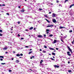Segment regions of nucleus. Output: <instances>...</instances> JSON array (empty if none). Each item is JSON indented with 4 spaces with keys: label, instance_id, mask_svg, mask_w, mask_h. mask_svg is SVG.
<instances>
[{
    "label": "nucleus",
    "instance_id": "obj_15",
    "mask_svg": "<svg viewBox=\"0 0 74 74\" xmlns=\"http://www.w3.org/2000/svg\"><path fill=\"white\" fill-rule=\"evenodd\" d=\"M45 20H46L47 21V22H48V23H49V21L47 19L45 18Z\"/></svg>",
    "mask_w": 74,
    "mask_h": 74
},
{
    "label": "nucleus",
    "instance_id": "obj_34",
    "mask_svg": "<svg viewBox=\"0 0 74 74\" xmlns=\"http://www.w3.org/2000/svg\"><path fill=\"white\" fill-rule=\"evenodd\" d=\"M40 56H42V53H41L40 54Z\"/></svg>",
    "mask_w": 74,
    "mask_h": 74
},
{
    "label": "nucleus",
    "instance_id": "obj_38",
    "mask_svg": "<svg viewBox=\"0 0 74 74\" xmlns=\"http://www.w3.org/2000/svg\"><path fill=\"white\" fill-rule=\"evenodd\" d=\"M9 14V13H6V14L7 15H9V14Z\"/></svg>",
    "mask_w": 74,
    "mask_h": 74
},
{
    "label": "nucleus",
    "instance_id": "obj_26",
    "mask_svg": "<svg viewBox=\"0 0 74 74\" xmlns=\"http://www.w3.org/2000/svg\"><path fill=\"white\" fill-rule=\"evenodd\" d=\"M68 72L69 73H71V70H69L68 71Z\"/></svg>",
    "mask_w": 74,
    "mask_h": 74
},
{
    "label": "nucleus",
    "instance_id": "obj_11",
    "mask_svg": "<svg viewBox=\"0 0 74 74\" xmlns=\"http://www.w3.org/2000/svg\"><path fill=\"white\" fill-rule=\"evenodd\" d=\"M63 28L64 29H65L66 27H60V29H63Z\"/></svg>",
    "mask_w": 74,
    "mask_h": 74
},
{
    "label": "nucleus",
    "instance_id": "obj_14",
    "mask_svg": "<svg viewBox=\"0 0 74 74\" xmlns=\"http://www.w3.org/2000/svg\"><path fill=\"white\" fill-rule=\"evenodd\" d=\"M38 36L39 38L42 37V36L41 35H38Z\"/></svg>",
    "mask_w": 74,
    "mask_h": 74
},
{
    "label": "nucleus",
    "instance_id": "obj_53",
    "mask_svg": "<svg viewBox=\"0 0 74 74\" xmlns=\"http://www.w3.org/2000/svg\"><path fill=\"white\" fill-rule=\"evenodd\" d=\"M40 51H42V49H40Z\"/></svg>",
    "mask_w": 74,
    "mask_h": 74
},
{
    "label": "nucleus",
    "instance_id": "obj_57",
    "mask_svg": "<svg viewBox=\"0 0 74 74\" xmlns=\"http://www.w3.org/2000/svg\"><path fill=\"white\" fill-rule=\"evenodd\" d=\"M32 58H35L34 56H32Z\"/></svg>",
    "mask_w": 74,
    "mask_h": 74
},
{
    "label": "nucleus",
    "instance_id": "obj_44",
    "mask_svg": "<svg viewBox=\"0 0 74 74\" xmlns=\"http://www.w3.org/2000/svg\"><path fill=\"white\" fill-rule=\"evenodd\" d=\"M44 37H46V35H45V34L44 35Z\"/></svg>",
    "mask_w": 74,
    "mask_h": 74
},
{
    "label": "nucleus",
    "instance_id": "obj_36",
    "mask_svg": "<svg viewBox=\"0 0 74 74\" xmlns=\"http://www.w3.org/2000/svg\"><path fill=\"white\" fill-rule=\"evenodd\" d=\"M9 72H11V71H11V70H9Z\"/></svg>",
    "mask_w": 74,
    "mask_h": 74
},
{
    "label": "nucleus",
    "instance_id": "obj_3",
    "mask_svg": "<svg viewBox=\"0 0 74 74\" xmlns=\"http://www.w3.org/2000/svg\"><path fill=\"white\" fill-rule=\"evenodd\" d=\"M54 67H55V68H59V66L55 65Z\"/></svg>",
    "mask_w": 74,
    "mask_h": 74
},
{
    "label": "nucleus",
    "instance_id": "obj_45",
    "mask_svg": "<svg viewBox=\"0 0 74 74\" xmlns=\"http://www.w3.org/2000/svg\"><path fill=\"white\" fill-rule=\"evenodd\" d=\"M71 5L73 7V6H74V4H73Z\"/></svg>",
    "mask_w": 74,
    "mask_h": 74
},
{
    "label": "nucleus",
    "instance_id": "obj_37",
    "mask_svg": "<svg viewBox=\"0 0 74 74\" xmlns=\"http://www.w3.org/2000/svg\"><path fill=\"white\" fill-rule=\"evenodd\" d=\"M45 17H46L47 18L48 17V16H47V15H45Z\"/></svg>",
    "mask_w": 74,
    "mask_h": 74
},
{
    "label": "nucleus",
    "instance_id": "obj_16",
    "mask_svg": "<svg viewBox=\"0 0 74 74\" xmlns=\"http://www.w3.org/2000/svg\"><path fill=\"white\" fill-rule=\"evenodd\" d=\"M21 11V12H25V10H22Z\"/></svg>",
    "mask_w": 74,
    "mask_h": 74
},
{
    "label": "nucleus",
    "instance_id": "obj_48",
    "mask_svg": "<svg viewBox=\"0 0 74 74\" xmlns=\"http://www.w3.org/2000/svg\"><path fill=\"white\" fill-rule=\"evenodd\" d=\"M56 50H58V49H58V48H56Z\"/></svg>",
    "mask_w": 74,
    "mask_h": 74
},
{
    "label": "nucleus",
    "instance_id": "obj_12",
    "mask_svg": "<svg viewBox=\"0 0 74 74\" xmlns=\"http://www.w3.org/2000/svg\"><path fill=\"white\" fill-rule=\"evenodd\" d=\"M19 62V61L18 60H16V63H18Z\"/></svg>",
    "mask_w": 74,
    "mask_h": 74
},
{
    "label": "nucleus",
    "instance_id": "obj_27",
    "mask_svg": "<svg viewBox=\"0 0 74 74\" xmlns=\"http://www.w3.org/2000/svg\"><path fill=\"white\" fill-rule=\"evenodd\" d=\"M49 29H46V32H49Z\"/></svg>",
    "mask_w": 74,
    "mask_h": 74
},
{
    "label": "nucleus",
    "instance_id": "obj_21",
    "mask_svg": "<svg viewBox=\"0 0 74 74\" xmlns=\"http://www.w3.org/2000/svg\"><path fill=\"white\" fill-rule=\"evenodd\" d=\"M0 58H4V57L3 56H0Z\"/></svg>",
    "mask_w": 74,
    "mask_h": 74
},
{
    "label": "nucleus",
    "instance_id": "obj_28",
    "mask_svg": "<svg viewBox=\"0 0 74 74\" xmlns=\"http://www.w3.org/2000/svg\"><path fill=\"white\" fill-rule=\"evenodd\" d=\"M42 52H43V53H45V52H46V51L44 50H43Z\"/></svg>",
    "mask_w": 74,
    "mask_h": 74
},
{
    "label": "nucleus",
    "instance_id": "obj_13",
    "mask_svg": "<svg viewBox=\"0 0 74 74\" xmlns=\"http://www.w3.org/2000/svg\"><path fill=\"white\" fill-rule=\"evenodd\" d=\"M42 62H43V60H41V61H40V64H42Z\"/></svg>",
    "mask_w": 74,
    "mask_h": 74
},
{
    "label": "nucleus",
    "instance_id": "obj_46",
    "mask_svg": "<svg viewBox=\"0 0 74 74\" xmlns=\"http://www.w3.org/2000/svg\"><path fill=\"white\" fill-rule=\"evenodd\" d=\"M21 40H23V38H21Z\"/></svg>",
    "mask_w": 74,
    "mask_h": 74
},
{
    "label": "nucleus",
    "instance_id": "obj_49",
    "mask_svg": "<svg viewBox=\"0 0 74 74\" xmlns=\"http://www.w3.org/2000/svg\"><path fill=\"white\" fill-rule=\"evenodd\" d=\"M68 63V64H69V63H70V61H69Z\"/></svg>",
    "mask_w": 74,
    "mask_h": 74
},
{
    "label": "nucleus",
    "instance_id": "obj_10",
    "mask_svg": "<svg viewBox=\"0 0 74 74\" xmlns=\"http://www.w3.org/2000/svg\"><path fill=\"white\" fill-rule=\"evenodd\" d=\"M52 26H53V25H48L47 26V27H50Z\"/></svg>",
    "mask_w": 74,
    "mask_h": 74
},
{
    "label": "nucleus",
    "instance_id": "obj_4",
    "mask_svg": "<svg viewBox=\"0 0 74 74\" xmlns=\"http://www.w3.org/2000/svg\"><path fill=\"white\" fill-rule=\"evenodd\" d=\"M53 22H54V23H56V21L55 19H53Z\"/></svg>",
    "mask_w": 74,
    "mask_h": 74
},
{
    "label": "nucleus",
    "instance_id": "obj_5",
    "mask_svg": "<svg viewBox=\"0 0 74 74\" xmlns=\"http://www.w3.org/2000/svg\"><path fill=\"white\" fill-rule=\"evenodd\" d=\"M56 14L54 13L53 14L52 17H56Z\"/></svg>",
    "mask_w": 74,
    "mask_h": 74
},
{
    "label": "nucleus",
    "instance_id": "obj_42",
    "mask_svg": "<svg viewBox=\"0 0 74 74\" xmlns=\"http://www.w3.org/2000/svg\"><path fill=\"white\" fill-rule=\"evenodd\" d=\"M18 37H20V35H19V34H18Z\"/></svg>",
    "mask_w": 74,
    "mask_h": 74
},
{
    "label": "nucleus",
    "instance_id": "obj_20",
    "mask_svg": "<svg viewBox=\"0 0 74 74\" xmlns=\"http://www.w3.org/2000/svg\"><path fill=\"white\" fill-rule=\"evenodd\" d=\"M16 56H20V55L19 54H17L16 55Z\"/></svg>",
    "mask_w": 74,
    "mask_h": 74
},
{
    "label": "nucleus",
    "instance_id": "obj_60",
    "mask_svg": "<svg viewBox=\"0 0 74 74\" xmlns=\"http://www.w3.org/2000/svg\"><path fill=\"white\" fill-rule=\"evenodd\" d=\"M3 5V6H5V5L4 4H3V5Z\"/></svg>",
    "mask_w": 74,
    "mask_h": 74
},
{
    "label": "nucleus",
    "instance_id": "obj_59",
    "mask_svg": "<svg viewBox=\"0 0 74 74\" xmlns=\"http://www.w3.org/2000/svg\"><path fill=\"white\" fill-rule=\"evenodd\" d=\"M12 60H14V58H12Z\"/></svg>",
    "mask_w": 74,
    "mask_h": 74
},
{
    "label": "nucleus",
    "instance_id": "obj_2",
    "mask_svg": "<svg viewBox=\"0 0 74 74\" xmlns=\"http://www.w3.org/2000/svg\"><path fill=\"white\" fill-rule=\"evenodd\" d=\"M70 52L69 51H68L67 52V54L68 56H71V54H70Z\"/></svg>",
    "mask_w": 74,
    "mask_h": 74
},
{
    "label": "nucleus",
    "instance_id": "obj_22",
    "mask_svg": "<svg viewBox=\"0 0 74 74\" xmlns=\"http://www.w3.org/2000/svg\"><path fill=\"white\" fill-rule=\"evenodd\" d=\"M52 55H55V53H52Z\"/></svg>",
    "mask_w": 74,
    "mask_h": 74
},
{
    "label": "nucleus",
    "instance_id": "obj_58",
    "mask_svg": "<svg viewBox=\"0 0 74 74\" xmlns=\"http://www.w3.org/2000/svg\"><path fill=\"white\" fill-rule=\"evenodd\" d=\"M47 34H49V32H47Z\"/></svg>",
    "mask_w": 74,
    "mask_h": 74
},
{
    "label": "nucleus",
    "instance_id": "obj_51",
    "mask_svg": "<svg viewBox=\"0 0 74 74\" xmlns=\"http://www.w3.org/2000/svg\"><path fill=\"white\" fill-rule=\"evenodd\" d=\"M5 53H6V54H7V53H8V52H5Z\"/></svg>",
    "mask_w": 74,
    "mask_h": 74
},
{
    "label": "nucleus",
    "instance_id": "obj_63",
    "mask_svg": "<svg viewBox=\"0 0 74 74\" xmlns=\"http://www.w3.org/2000/svg\"><path fill=\"white\" fill-rule=\"evenodd\" d=\"M61 5V4H59V6H60Z\"/></svg>",
    "mask_w": 74,
    "mask_h": 74
},
{
    "label": "nucleus",
    "instance_id": "obj_25",
    "mask_svg": "<svg viewBox=\"0 0 74 74\" xmlns=\"http://www.w3.org/2000/svg\"><path fill=\"white\" fill-rule=\"evenodd\" d=\"M44 47L45 48H47V46H45V45L44 46Z\"/></svg>",
    "mask_w": 74,
    "mask_h": 74
},
{
    "label": "nucleus",
    "instance_id": "obj_29",
    "mask_svg": "<svg viewBox=\"0 0 74 74\" xmlns=\"http://www.w3.org/2000/svg\"><path fill=\"white\" fill-rule=\"evenodd\" d=\"M61 41H62V42L64 43V41L63 40H62V38H61Z\"/></svg>",
    "mask_w": 74,
    "mask_h": 74
},
{
    "label": "nucleus",
    "instance_id": "obj_41",
    "mask_svg": "<svg viewBox=\"0 0 74 74\" xmlns=\"http://www.w3.org/2000/svg\"><path fill=\"white\" fill-rule=\"evenodd\" d=\"M72 6L71 5L70 6V8H71L72 7Z\"/></svg>",
    "mask_w": 74,
    "mask_h": 74
},
{
    "label": "nucleus",
    "instance_id": "obj_61",
    "mask_svg": "<svg viewBox=\"0 0 74 74\" xmlns=\"http://www.w3.org/2000/svg\"><path fill=\"white\" fill-rule=\"evenodd\" d=\"M51 12H49V14H51Z\"/></svg>",
    "mask_w": 74,
    "mask_h": 74
},
{
    "label": "nucleus",
    "instance_id": "obj_23",
    "mask_svg": "<svg viewBox=\"0 0 74 74\" xmlns=\"http://www.w3.org/2000/svg\"><path fill=\"white\" fill-rule=\"evenodd\" d=\"M49 36H50V37H53V35L52 34H51L49 35Z\"/></svg>",
    "mask_w": 74,
    "mask_h": 74
},
{
    "label": "nucleus",
    "instance_id": "obj_18",
    "mask_svg": "<svg viewBox=\"0 0 74 74\" xmlns=\"http://www.w3.org/2000/svg\"><path fill=\"white\" fill-rule=\"evenodd\" d=\"M69 1V0H66L64 1V3H66L67 1Z\"/></svg>",
    "mask_w": 74,
    "mask_h": 74
},
{
    "label": "nucleus",
    "instance_id": "obj_56",
    "mask_svg": "<svg viewBox=\"0 0 74 74\" xmlns=\"http://www.w3.org/2000/svg\"><path fill=\"white\" fill-rule=\"evenodd\" d=\"M51 59L52 60H54V59L53 58H51Z\"/></svg>",
    "mask_w": 74,
    "mask_h": 74
},
{
    "label": "nucleus",
    "instance_id": "obj_19",
    "mask_svg": "<svg viewBox=\"0 0 74 74\" xmlns=\"http://www.w3.org/2000/svg\"><path fill=\"white\" fill-rule=\"evenodd\" d=\"M33 29V27H31L29 28V30H32V29Z\"/></svg>",
    "mask_w": 74,
    "mask_h": 74
},
{
    "label": "nucleus",
    "instance_id": "obj_7",
    "mask_svg": "<svg viewBox=\"0 0 74 74\" xmlns=\"http://www.w3.org/2000/svg\"><path fill=\"white\" fill-rule=\"evenodd\" d=\"M45 65L44 64H40V67H42V66H44Z\"/></svg>",
    "mask_w": 74,
    "mask_h": 74
},
{
    "label": "nucleus",
    "instance_id": "obj_50",
    "mask_svg": "<svg viewBox=\"0 0 74 74\" xmlns=\"http://www.w3.org/2000/svg\"><path fill=\"white\" fill-rule=\"evenodd\" d=\"M63 38H66V36H64L63 37Z\"/></svg>",
    "mask_w": 74,
    "mask_h": 74
},
{
    "label": "nucleus",
    "instance_id": "obj_64",
    "mask_svg": "<svg viewBox=\"0 0 74 74\" xmlns=\"http://www.w3.org/2000/svg\"><path fill=\"white\" fill-rule=\"evenodd\" d=\"M26 31H28V30L27 29H25Z\"/></svg>",
    "mask_w": 74,
    "mask_h": 74
},
{
    "label": "nucleus",
    "instance_id": "obj_33",
    "mask_svg": "<svg viewBox=\"0 0 74 74\" xmlns=\"http://www.w3.org/2000/svg\"><path fill=\"white\" fill-rule=\"evenodd\" d=\"M71 42H72V44H73V45L74 44V42L73 41H72Z\"/></svg>",
    "mask_w": 74,
    "mask_h": 74
},
{
    "label": "nucleus",
    "instance_id": "obj_31",
    "mask_svg": "<svg viewBox=\"0 0 74 74\" xmlns=\"http://www.w3.org/2000/svg\"><path fill=\"white\" fill-rule=\"evenodd\" d=\"M5 64V63H1V64H2V65Z\"/></svg>",
    "mask_w": 74,
    "mask_h": 74
},
{
    "label": "nucleus",
    "instance_id": "obj_62",
    "mask_svg": "<svg viewBox=\"0 0 74 74\" xmlns=\"http://www.w3.org/2000/svg\"><path fill=\"white\" fill-rule=\"evenodd\" d=\"M30 59H33L32 57H31Z\"/></svg>",
    "mask_w": 74,
    "mask_h": 74
},
{
    "label": "nucleus",
    "instance_id": "obj_32",
    "mask_svg": "<svg viewBox=\"0 0 74 74\" xmlns=\"http://www.w3.org/2000/svg\"><path fill=\"white\" fill-rule=\"evenodd\" d=\"M0 60L1 61H3V60L1 58L0 59Z\"/></svg>",
    "mask_w": 74,
    "mask_h": 74
},
{
    "label": "nucleus",
    "instance_id": "obj_8",
    "mask_svg": "<svg viewBox=\"0 0 74 74\" xmlns=\"http://www.w3.org/2000/svg\"><path fill=\"white\" fill-rule=\"evenodd\" d=\"M56 42H57V40H54L53 41V43L54 44L55 43H56Z\"/></svg>",
    "mask_w": 74,
    "mask_h": 74
},
{
    "label": "nucleus",
    "instance_id": "obj_52",
    "mask_svg": "<svg viewBox=\"0 0 74 74\" xmlns=\"http://www.w3.org/2000/svg\"><path fill=\"white\" fill-rule=\"evenodd\" d=\"M13 53H15V51H14L13 52Z\"/></svg>",
    "mask_w": 74,
    "mask_h": 74
},
{
    "label": "nucleus",
    "instance_id": "obj_6",
    "mask_svg": "<svg viewBox=\"0 0 74 74\" xmlns=\"http://www.w3.org/2000/svg\"><path fill=\"white\" fill-rule=\"evenodd\" d=\"M7 48H8L7 47L3 48V51H4L5 50H6V49H7Z\"/></svg>",
    "mask_w": 74,
    "mask_h": 74
},
{
    "label": "nucleus",
    "instance_id": "obj_40",
    "mask_svg": "<svg viewBox=\"0 0 74 74\" xmlns=\"http://www.w3.org/2000/svg\"><path fill=\"white\" fill-rule=\"evenodd\" d=\"M18 24H19V23H20V22H19V21H18L17 22Z\"/></svg>",
    "mask_w": 74,
    "mask_h": 74
},
{
    "label": "nucleus",
    "instance_id": "obj_30",
    "mask_svg": "<svg viewBox=\"0 0 74 74\" xmlns=\"http://www.w3.org/2000/svg\"><path fill=\"white\" fill-rule=\"evenodd\" d=\"M3 32V31H2V30L0 29V33H2Z\"/></svg>",
    "mask_w": 74,
    "mask_h": 74
},
{
    "label": "nucleus",
    "instance_id": "obj_43",
    "mask_svg": "<svg viewBox=\"0 0 74 74\" xmlns=\"http://www.w3.org/2000/svg\"><path fill=\"white\" fill-rule=\"evenodd\" d=\"M18 7L19 8H21V6H18Z\"/></svg>",
    "mask_w": 74,
    "mask_h": 74
},
{
    "label": "nucleus",
    "instance_id": "obj_54",
    "mask_svg": "<svg viewBox=\"0 0 74 74\" xmlns=\"http://www.w3.org/2000/svg\"><path fill=\"white\" fill-rule=\"evenodd\" d=\"M25 48H28V46H26L25 47Z\"/></svg>",
    "mask_w": 74,
    "mask_h": 74
},
{
    "label": "nucleus",
    "instance_id": "obj_24",
    "mask_svg": "<svg viewBox=\"0 0 74 74\" xmlns=\"http://www.w3.org/2000/svg\"><path fill=\"white\" fill-rule=\"evenodd\" d=\"M32 53V51H31L30 52H29V54H30Z\"/></svg>",
    "mask_w": 74,
    "mask_h": 74
},
{
    "label": "nucleus",
    "instance_id": "obj_1",
    "mask_svg": "<svg viewBox=\"0 0 74 74\" xmlns=\"http://www.w3.org/2000/svg\"><path fill=\"white\" fill-rule=\"evenodd\" d=\"M67 48H68L69 50V51H70V52H71V53H72V50H71V49H70V47H69V46H67Z\"/></svg>",
    "mask_w": 74,
    "mask_h": 74
},
{
    "label": "nucleus",
    "instance_id": "obj_47",
    "mask_svg": "<svg viewBox=\"0 0 74 74\" xmlns=\"http://www.w3.org/2000/svg\"><path fill=\"white\" fill-rule=\"evenodd\" d=\"M57 3H59V1H57Z\"/></svg>",
    "mask_w": 74,
    "mask_h": 74
},
{
    "label": "nucleus",
    "instance_id": "obj_39",
    "mask_svg": "<svg viewBox=\"0 0 74 74\" xmlns=\"http://www.w3.org/2000/svg\"><path fill=\"white\" fill-rule=\"evenodd\" d=\"M20 55L21 56H23V54H22V53Z\"/></svg>",
    "mask_w": 74,
    "mask_h": 74
},
{
    "label": "nucleus",
    "instance_id": "obj_35",
    "mask_svg": "<svg viewBox=\"0 0 74 74\" xmlns=\"http://www.w3.org/2000/svg\"><path fill=\"white\" fill-rule=\"evenodd\" d=\"M2 36V34L0 33V36Z\"/></svg>",
    "mask_w": 74,
    "mask_h": 74
},
{
    "label": "nucleus",
    "instance_id": "obj_55",
    "mask_svg": "<svg viewBox=\"0 0 74 74\" xmlns=\"http://www.w3.org/2000/svg\"><path fill=\"white\" fill-rule=\"evenodd\" d=\"M39 10H40V11H41V10H42V9H39Z\"/></svg>",
    "mask_w": 74,
    "mask_h": 74
},
{
    "label": "nucleus",
    "instance_id": "obj_17",
    "mask_svg": "<svg viewBox=\"0 0 74 74\" xmlns=\"http://www.w3.org/2000/svg\"><path fill=\"white\" fill-rule=\"evenodd\" d=\"M73 32L72 30H69V33H72Z\"/></svg>",
    "mask_w": 74,
    "mask_h": 74
},
{
    "label": "nucleus",
    "instance_id": "obj_9",
    "mask_svg": "<svg viewBox=\"0 0 74 74\" xmlns=\"http://www.w3.org/2000/svg\"><path fill=\"white\" fill-rule=\"evenodd\" d=\"M49 49H50V50H55V49L51 47L49 48Z\"/></svg>",
    "mask_w": 74,
    "mask_h": 74
}]
</instances>
